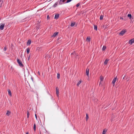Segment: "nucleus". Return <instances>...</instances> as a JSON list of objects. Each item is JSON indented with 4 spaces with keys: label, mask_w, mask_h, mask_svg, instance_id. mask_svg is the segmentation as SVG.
<instances>
[{
    "label": "nucleus",
    "mask_w": 134,
    "mask_h": 134,
    "mask_svg": "<svg viewBox=\"0 0 134 134\" xmlns=\"http://www.w3.org/2000/svg\"><path fill=\"white\" fill-rule=\"evenodd\" d=\"M76 23L75 22H72L71 23V26L73 27L74 26L75 24Z\"/></svg>",
    "instance_id": "nucleus-17"
},
{
    "label": "nucleus",
    "mask_w": 134,
    "mask_h": 134,
    "mask_svg": "<svg viewBox=\"0 0 134 134\" xmlns=\"http://www.w3.org/2000/svg\"><path fill=\"white\" fill-rule=\"evenodd\" d=\"M26 134H29V133L28 132H27L26 133Z\"/></svg>",
    "instance_id": "nucleus-39"
},
{
    "label": "nucleus",
    "mask_w": 134,
    "mask_h": 134,
    "mask_svg": "<svg viewBox=\"0 0 134 134\" xmlns=\"http://www.w3.org/2000/svg\"><path fill=\"white\" fill-rule=\"evenodd\" d=\"M29 57L28 58V60H29Z\"/></svg>",
    "instance_id": "nucleus-40"
},
{
    "label": "nucleus",
    "mask_w": 134,
    "mask_h": 134,
    "mask_svg": "<svg viewBox=\"0 0 134 134\" xmlns=\"http://www.w3.org/2000/svg\"><path fill=\"white\" fill-rule=\"evenodd\" d=\"M47 19H49L50 18V17H49V16L48 15L47 16Z\"/></svg>",
    "instance_id": "nucleus-35"
},
{
    "label": "nucleus",
    "mask_w": 134,
    "mask_h": 134,
    "mask_svg": "<svg viewBox=\"0 0 134 134\" xmlns=\"http://www.w3.org/2000/svg\"><path fill=\"white\" fill-rule=\"evenodd\" d=\"M56 94L57 96L58 97V96H59V88H58V87H57L56 88Z\"/></svg>",
    "instance_id": "nucleus-9"
},
{
    "label": "nucleus",
    "mask_w": 134,
    "mask_h": 134,
    "mask_svg": "<svg viewBox=\"0 0 134 134\" xmlns=\"http://www.w3.org/2000/svg\"><path fill=\"white\" fill-rule=\"evenodd\" d=\"M1 20V19H0V20Z\"/></svg>",
    "instance_id": "nucleus-41"
},
{
    "label": "nucleus",
    "mask_w": 134,
    "mask_h": 134,
    "mask_svg": "<svg viewBox=\"0 0 134 134\" xmlns=\"http://www.w3.org/2000/svg\"><path fill=\"white\" fill-rule=\"evenodd\" d=\"M35 117H36V119H37V115H36V114H35Z\"/></svg>",
    "instance_id": "nucleus-37"
},
{
    "label": "nucleus",
    "mask_w": 134,
    "mask_h": 134,
    "mask_svg": "<svg viewBox=\"0 0 134 134\" xmlns=\"http://www.w3.org/2000/svg\"><path fill=\"white\" fill-rule=\"evenodd\" d=\"M89 69H88L87 68V69L86 71V73L88 77L89 76Z\"/></svg>",
    "instance_id": "nucleus-10"
},
{
    "label": "nucleus",
    "mask_w": 134,
    "mask_h": 134,
    "mask_svg": "<svg viewBox=\"0 0 134 134\" xmlns=\"http://www.w3.org/2000/svg\"><path fill=\"white\" fill-rule=\"evenodd\" d=\"M8 93L9 95L10 96H12V93H11V91L10 90L8 89Z\"/></svg>",
    "instance_id": "nucleus-16"
},
{
    "label": "nucleus",
    "mask_w": 134,
    "mask_h": 134,
    "mask_svg": "<svg viewBox=\"0 0 134 134\" xmlns=\"http://www.w3.org/2000/svg\"><path fill=\"white\" fill-rule=\"evenodd\" d=\"M29 112L28 111H27V118H29Z\"/></svg>",
    "instance_id": "nucleus-32"
},
{
    "label": "nucleus",
    "mask_w": 134,
    "mask_h": 134,
    "mask_svg": "<svg viewBox=\"0 0 134 134\" xmlns=\"http://www.w3.org/2000/svg\"><path fill=\"white\" fill-rule=\"evenodd\" d=\"M39 131L40 134H43L44 133H46V131L45 129L43 127H42L40 128Z\"/></svg>",
    "instance_id": "nucleus-1"
},
{
    "label": "nucleus",
    "mask_w": 134,
    "mask_h": 134,
    "mask_svg": "<svg viewBox=\"0 0 134 134\" xmlns=\"http://www.w3.org/2000/svg\"><path fill=\"white\" fill-rule=\"evenodd\" d=\"M94 29L95 30H97V26L96 25H94Z\"/></svg>",
    "instance_id": "nucleus-26"
},
{
    "label": "nucleus",
    "mask_w": 134,
    "mask_h": 134,
    "mask_svg": "<svg viewBox=\"0 0 134 134\" xmlns=\"http://www.w3.org/2000/svg\"><path fill=\"white\" fill-rule=\"evenodd\" d=\"M107 131V129H104L102 132V134H105Z\"/></svg>",
    "instance_id": "nucleus-12"
},
{
    "label": "nucleus",
    "mask_w": 134,
    "mask_h": 134,
    "mask_svg": "<svg viewBox=\"0 0 134 134\" xmlns=\"http://www.w3.org/2000/svg\"><path fill=\"white\" fill-rule=\"evenodd\" d=\"M5 24H1L0 26V29L1 30H3L4 26Z\"/></svg>",
    "instance_id": "nucleus-4"
},
{
    "label": "nucleus",
    "mask_w": 134,
    "mask_h": 134,
    "mask_svg": "<svg viewBox=\"0 0 134 134\" xmlns=\"http://www.w3.org/2000/svg\"><path fill=\"white\" fill-rule=\"evenodd\" d=\"M103 15H101L100 16V20H102L103 19Z\"/></svg>",
    "instance_id": "nucleus-29"
},
{
    "label": "nucleus",
    "mask_w": 134,
    "mask_h": 134,
    "mask_svg": "<svg viewBox=\"0 0 134 134\" xmlns=\"http://www.w3.org/2000/svg\"><path fill=\"white\" fill-rule=\"evenodd\" d=\"M30 48H27L26 49V51H27V54L29 53L30 52Z\"/></svg>",
    "instance_id": "nucleus-22"
},
{
    "label": "nucleus",
    "mask_w": 134,
    "mask_h": 134,
    "mask_svg": "<svg viewBox=\"0 0 134 134\" xmlns=\"http://www.w3.org/2000/svg\"><path fill=\"white\" fill-rule=\"evenodd\" d=\"M67 0V1L66 2H65V3H68L69 2H70L72 1V0Z\"/></svg>",
    "instance_id": "nucleus-31"
},
{
    "label": "nucleus",
    "mask_w": 134,
    "mask_h": 134,
    "mask_svg": "<svg viewBox=\"0 0 134 134\" xmlns=\"http://www.w3.org/2000/svg\"><path fill=\"white\" fill-rule=\"evenodd\" d=\"M127 16L128 17H129L130 18V19H131V17H132V15H131V14H128V15H127Z\"/></svg>",
    "instance_id": "nucleus-25"
},
{
    "label": "nucleus",
    "mask_w": 134,
    "mask_h": 134,
    "mask_svg": "<svg viewBox=\"0 0 134 134\" xmlns=\"http://www.w3.org/2000/svg\"><path fill=\"white\" fill-rule=\"evenodd\" d=\"M134 42V38H133L130 40L129 41V44L131 45Z\"/></svg>",
    "instance_id": "nucleus-6"
},
{
    "label": "nucleus",
    "mask_w": 134,
    "mask_h": 134,
    "mask_svg": "<svg viewBox=\"0 0 134 134\" xmlns=\"http://www.w3.org/2000/svg\"><path fill=\"white\" fill-rule=\"evenodd\" d=\"M10 113H11V112L10 111H7V112L6 114V115H7V116H8L10 115Z\"/></svg>",
    "instance_id": "nucleus-15"
},
{
    "label": "nucleus",
    "mask_w": 134,
    "mask_h": 134,
    "mask_svg": "<svg viewBox=\"0 0 134 134\" xmlns=\"http://www.w3.org/2000/svg\"><path fill=\"white\" fill-rule=\"evenodd\" d=\"M59 16V14H55L54 17V19H58Z\"/></svg>",
    "instance_id": "nucleus-11"
},
{
    "label": "nucleus",
    "mask_w": 134,
    "mask_h": 134,
    "mask_svg": "<svg viewBox=\"0 0 134 134\" xmlns=\"http://www.w3.org/2000/svg\"><path fill=\"white\" fill-rule=\"evenodd\" d=\"M100 81L99 83V85H100L101 83L103 81L104 78L103 76H101L100 77Z\"/></svg>",
    "instance_id": "nucleus-7"
},
{
    "label": "nucleus",
    "mask_w": 134,
    "mask_h": 134,
    "mask_svg": "<svg viewBox=\"0 0 134 134\" xmlns=\"http://www.w3.org/2000/svg\"><path fill=\"white\" fill-rule=\"evenodd\" d=\"M60 77V74L59 73L57 74V78L58 79H59Z\"/></svg>",
    "instance_id": "nucleus-28"
},
{
    "label": "nucleus",
    "mask_w": 134,
    "mask_h": 134,
    "mask_svg": "<svg viewBox=\"0 0 134 134\" xmlns=\"http://www.w3.org/2000/svg\"><path fill=\"white\" fill-rule=\"evenodd\" d=\"M37 74L39 75H40V72L39 71H38V72H37Z\"/></svg>",
    "instance_id": "nucleus-36"
},
{
    "label": "nucleus",
    "mask_w": 134,
    "mask_h": 134,
    "mask_svg": "<svg viewBox=\"0 0 134 134\" xmlns=\"http://www.w3.org/2000/svg\"><path fill=\"white\" fill-rule=\"evenodd\" d=\"M88 114H86V121H87L88 119Z\"/></svg>",
    "instance_id": "nucleus-27"
},
{
    "label": "nucleus",
    "mask_w": 134,
    "mask_h": 134,
    "mask_svg": "<svg viewBox=\"0 0 134 134\" xmlns=\"http://www.w3.org/2000/svg\"><path fill=\"white\" fill-rule=\"evenodd\" d=\"M120 19H123V18L122 17H120Z\"/></svg>",
    "instance_id": "nucleus-38"
},
{
    "label": "nucleus",
    "mask_w": 134,
    "mask_h": 134,
    "mask_svg": "<svg viewBox=\"0 0 134 134\" xmlns=\"http://www.w3.org/2000/svg\"><path fill=\"white\" fill-rule=\"evenodd\" d=\"M6 50H7V47H5L4 48V51H6Z\"/></svg>",
    "instance_id": "nucleus-33"
},
{
    "label": "nucleus",
    "mask_w": 134,
    "mask_h": 134,
    "mask_svg": "<svg viewBox=\"0 0 134 134\" xmlns=\"http://www.w3.org/2000/svg\"><path fill=\"white\" fill-rule=\"evenodd\" d=\"M58 34V32H55L53 34L52 37H55Z\"/></svg>",
    "instance_id": "nucleus-13"
},
{
    "label": "nucleus",
    "mask_w": 134,
    "mask_h": 134,
    "mask_svg": "<svg viewBox=\"0 0 134 134\" xmlns=\"http://www.w3.org/2000/svg\"><path fill=\"white\" fill-rule=\"evenodd\" d=\"M87 40H88V42H90L91 41V38H90L89 37H87L86 39Z\"/></svg>",
    "instance_id": "nucleus-20"
},
{
    "label": "nucleus",
    "mask_w": 134,
    "mask_h": 134,
    "mask_svg": "<svg viewBox=\"0 0 134 134\" xmlns=\"http://www.w3.org/2000/svg\"><path fill=\"white\" fill-rule=\"evenodd\" d=\"M81 80H80L77 83V86H78L81 83Z\"/></svg>",
    "instance_id": "nucleus-23"
},
{
    "label": "nucleus",
    "mask_w": 134,
    "mask_h": 134,
    "mask_svg": "<svg viewBox=\"0 0 134 134\" xmlns=\"http://www.w3.org/2000/svg\"><path fill=\"white\" fill-rule=\"evenodd\" d=\"M58 4H59V2H58V1H57V2H55L54 4L53 5V7H56L57 5Z\"/></svg>",
    "instance_id": "nucleus-14"
},
{
    "label": "nucleus",
    "mask_w": 134,
    "mask_h": 134,
    "mask_svg": "<svg viewBox=\"0 0 134 134\" xmlns=\"http://www.w3.org/2000/svg\"><path fill=\"white\" fill-rule=\"evenodd\" d=\"M31 41L30 40H29L28 41L27 44L28 45H30L31 44Z\"/></svg>",
    "instance_id": "nucleus-19"
},
{
    "label": "nucleus",
    "mask_w": 134,
    "mask_h": 134,
    "mask_svg": "<svg viewBox=\"0 0 134 134\" xmlns=\"http://www.w3.org/2000/svg\"><path fill=\"white\" fill-rule=\"evenodd\" d=\"M106 48V47L105 46H104L102 48V50L103 51H104Z\"/></svg>",
    "instance_id": "nucleus-30"
},
{
    "label": "nucleus",
    "mask_w": 134,
    "mask_h": 134,
    "mask_svg": "<svg viewBox=\"0 0 134 134\" xmlns=\"http://www.w3.org/2000/svg\"><path fill=\"white\" fill-rule=\"evenodd\" d=\"M3 0H0V7H1L2 5L3 4Z\"/></svg>",
    "instance_id": "nucleus-18"
},
{
    "label": "nucleus",
    "mask_w": 134,
    "mask_h": 134,
    "mask_svg": "<svg viewBox=\"0 0 134 134\" xmlns=\"http://www.w3.org/2000/svg\"><path fill=\"white\" fill-rule=\"evenodd\" d=\"M66 1V0H60L59 1H58L59 4L62 5Z\"/></svg>",
    "instance_id": "nucleus-3"
},
{
    "label": "nucleus",
    "mask_w": 134,
    "mask_h": 134,
    "mask_svg": "<svg viewBox=\"0 0 134 134\" xmlns=\"http://www.w3.org/2000/svg\"><path fill=\"white\" fill-rule=\"evenodd\" d=\"M108 61V60L107 59H106L104 62V64H107Z\"/></svg>",
    "instance_id": "nucleus-24"
},
{
    "label": "nucleus",
    "mask_w": 134,
    "mask_h": 134,
    "mask_svg": "<svg viewBox=\"0 0 134 134\" xmlns=\"http://www.w3.org/2000/svg\"><path fill=\"white\" fill-rule=\"evenodd\" d=\"M117 76L113 80L112 82V83L113 84V86H114L115 85V83L116 81V79Z\"/></svg>",
    "instance_id": "nucleus-8"
},
{
    "label": "nucleus",
    "mask_w": 134,
    "mask_h": 134,
    "mask_svg": "<svg viewBox=\"0 0 134 134\" xmlns=\"http://www.w3.org/2000/svg\"><path fill=\"white\" fill-rule=\"evenodd\" d=\"M17 61L19 65L20 66L23 67V65L22 64L21 61L18 59H17Z\"/></svg>",
    "instance_id": "nucleus-2"
},
{
    "label": "nucleus",
    "mask_w": 134,
    "mask_h": 134,
    "mask_svg": "<svg viewBox=\"0 0 134 134\" xmlns=\"http://www.w3.org/2000/svg\"><path fill=\"white\" fill-rule=\"evenodd\" d=\"M80 5V3H77V5H76V7H78Z\"/></svg>",
    "instance_id": "nucleus-34"
},
{
    "label": "nucleus",
    "mask_w": 134,
    "mask_h": 134,
    "mask_svg": "<svg viewBox=\"0 0 134 134\" xmlns=\"http://www.w3.org/2000/svg\"><path fill=\"white\" fill-rule=\"evenodd\" d=\"M36 125L35 124H34V131H36Z\"/></svg>",
    "instance_id": "nucleus-21"
},
{
    "label": "nucleus",
    "mask_w": 134,
    "mask_h": 134,
    "mask_svg": "<svg viewBox=\"0 0 134 134\" xmlns=\"http://www.w3.org/2000/svg\"><path fill=\"white\" fill-rule=\"evenodd\" d=\"M125 32V30H122L119 33V35L120 36H122Z\"/></svg>",
    "instance_id": "nucleus-5"
}]
</instances>
